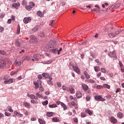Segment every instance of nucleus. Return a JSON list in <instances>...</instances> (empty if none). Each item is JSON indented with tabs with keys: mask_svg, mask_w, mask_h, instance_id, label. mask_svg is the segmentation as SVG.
Wrapping results in <instances>:
<instances>
[{
	"mask_svg": "<svg viewBox=\"0 0 124 124\" xmlns=\"http://www.w3.org/2000/svg\"><path fill=\"white\" fill-rule=\"evenodd\" d=\"M48 48L52 53H53L54 54L58 53V48L56 47V43L54 42V41H51L49 42Z\"/></svg>",
	"mask_w": 124,
	"mask_h": 124,
	"instance_id": "nucleus-1",
	"label": "nucleus"
},
{
	"mask_svg": "<svg viewBox=\"0 0 124 124\" xmlns=\"http://www.w3.org/2000/svg\"><path fill=\"white\" fill-rule=\"evenodd\" d=\"M94 99L97 101H105V99L103 98L102 96L100 95H96L94 97Z\"/></svg>",
	"mask_w": 124,
	"mask_h": 124,
	"instance_id": "nucleus-2",
	"label": "nucleus"
},
{
	"mask_svg": "<svg viewBox=\"0 0 124 124\" xmlns=\"http://www.w3.org/2000/svg\"><path fill=\"white\" fill-rule=\"evenodd\" d=\"M73 70L76 72L78 74H79V75H81V71H80V69L76 66H73Z\"/></svg>",
	"mask_w": 124,
	"mask_h": 124,
	"instance_id": "nucleus-3",
	"label": "nucleus"
},
{
	"mask_svg": "<svg viewBox=\"0 0 124 124\" xmlns=\"http://www.w3.org/2000/svg\"><path fill=\"white\" fill-rule=\"evenodd\" d=\"M41 84H42V82H41V80H38L37 82H34V85H35V90H37V89H38V88H39V85H41Z\"/></svg>",
	"mask_w": 124,
	"mask_h": 124,
	"instance_id": "nucleus-4",
	"label": "nucleus"
},
{
	"mask_svg": "<svg viewBox=\"0 0 124 124\" xmlns=\"http://www.w3.org/2000/svg\"><path fill=\"white\" fill-rule=\"evenodd\" d=\"M31 21V17H26L23 19V22L24 24H28V23H30Z\"/></svg>",
	"mask_w": 124,
	"mask_h": 124,
	"instance_id": "nucleus-5",
	"label": "nucleus"
},
{
	"mask_svg": "<svg viewBox=\"0 0 124 124\" xmlns=\"http://www.w3.org/2000/svg\"><path fill=\"white\" fill-rule=\"evenodd\" d=\"M15 81L14 78H10L8 80H5L4 81V84H11V83H13Z\"/></svg>",
	"mask_w": 124,
	"mask_h": 124,
	"instance_id": "nucleus-6",
	"label": "nucleus"
},
{
	"mask_svg": "<svg viewBox=\"0 0 124 124\" xmlns=\"http://www.w3.org/2000/svg\"><path fill=\"white\" fill-rule=\"evenodd\" d=\"M81 87H82V89L84 92H87V91L89 90V86L87 85L86 84L82 83Z\"/></svg>",
	"mask_w": 124,
	"mask_h": 124,
	"instance_id": "nucleus-7",
	"label": "nucleus"
},
{
	"mask_svg": "<svg viewBox=\"0 0 124 124\" xmlns=\"http://www.w3.org/2000/svg\"><path fill=\"white\" fill-rule=\"evenodd\" d=\"M110 123L113 124H117L118 123V120L113 116L110 117Z\"/></svg>",
	"mask_w": 124,
	"mask_h": 124,
	"instance_id": "nucleus-8",
	"label": "nucleus"
},
{
	"mask_svg": "<svg viewBox=\"0 0 124 124\" xmlns=\"http://www.w3.org/2000/svg\"><path fill=\"white\" fill-rule=\"evenodd\" d=\"M5 65H6L5 62L2 60H0V68H3Z\"/></svg>",
	"mask_w": 124,
	"mask_h": 124,
	"instance_id": "nucleus-9",
	"label": "nucleus"
},
{
	"mask_svg": "<svg viewBox=\"0 0 124 124\" xmlns=\"http://www.w3.org/2000/svg\"><path fill=\"white\" fill-rule=\"evenodd\" d=\"M30 41L31 42H36L37 41V39L35 37V36L33 35H31L30 36Z\"/></svg>",
	"mask_w": 124,
	"mask_h": 124,
	"instance_id": "nucleus-10",
	"label": "nucleus"
},
{
	"mask_svg": "<svg viewBox=\"0 0 124 124\" xmlns=\"http://www.w3.org/2000/svg\"><path fill=\"white\" fill-rule=\"evenodd\" d=\"M108 56L109 57H111V58H117L116 56V52L115 51H113L112 52H109L108 53Z\"/></svg>",
	"mask_w": 124,
	"mask_h": 124,
	"instance_id": "nucleus-11",
	"label": "nucleus"
},
{
	"mask_svg": "<svg viewBox=\"0 0 124 124\" xmlns=\"http://www.w3.org/2000/svg\"><path fill=\"white\" fill-rule=\"evenodd\" d=\"M85 111V113H87V114L90 115V116H92V115H93V111L90 110L89 108H86Z\"/></svg>",
	"mask_w": 124,
	"mask_h": 124,
	"instance_id": "nucleus-12",
	"label": "nucleus"
},
{
	"mask_svg": "<svg viewBox=\"0 0 124 124\" xmlns=\"http://www.w3.org/2000/svg\"><path fill=\"white\" fill-rule=\"evenodd\" d=\"M23 106L26 107V108H30L31 107V104L28 103L27 102H23Z\"/></svg>",
	"mask_w": 124,
	"mask_h": 124,
	"instance_id": "nucleus-13",
	"label": "nucleus"
},
{
	"mask_svg": "<svg viewBox=\"0 0 124 124\" xmlns=\"http://www.w3.org/2000/svg\"><path fill=\"white\" fill-rule=\"evenodd\" d=\"M12 6H13V7H15V8H16V9H18V7L20 6V3H15L12 4Z\"/></svg>",
	"mask_w": 124,
	"mask_h": 124,
	"instance_id": "nucleus-14",
	"label": "nucleus"
},
{
	"mask_svg": "<svg viewBox=\"0 0 124 124\" xmlns=\"http://www.w3.org/2000/svg\"><path fill=\"white\" fill-rule=\"evenodd\" d=\"M69 91H70V93H71V94H73L75 93V89H74V88H72V87H71L69 88Z\"/></svg>",
	"mask_w": 124,
	"mask_h": 124,
	"instance_id": "nucleus-15",
	"label": "nucleus"
},
{
	"mask_svg": "<svg viewBox=\"0 0 124 124\" xmlns=\"http://www.w3.org/2000/svg\"><path fill=\"white\" fill-rule=\"evenodd\" d=\"M76 96L77 98H81L82 97V93L79 91L77 92Z\"/></svg>",
	"mask_w": 124,
	"mask_h": 124,
	"instance_id": "nucleus-16",
	"label": "nucleus"
},
{
	"mask_svg": "<svg viewBox=\"0 0 124 124\" xmlns=\"http://www.w3.org/2000/svg\"><path fill=\"white\" fill-rule=\"evenodd\" d=\"M52 80H53V78L52 77L49 78V80H47V82L49 86H53V82H52Z\"/></svg>",
	"mask_w": 124,
	"mask_h": 124,
	"instance_id": "nucleus-17",
	"label": "nucleus"
},
{
	"mask_svg": "<svg viewBox=\"0 0 124 124\" xmlns=\"http://www.w3.org/2000/svg\"><path fill=\"white\" fill-rule=\"evenodd\" d=\"M84 75L85 77V78H86V79H90V78H91V76H90V75L88 74V72L84 71Z\"/></svg>",
	"mask_w": 124,
	"mask_h": 124,
	"instance_id": "nucleus-18",
	"label": "nucleus"
},
{
	"mask_svg": "<svg viewBox=\"0 0 124 124\" xmlns=\"http://www.w3.org/2000/svg\"><path fill=\"white\" fill-rule=\"evenodd\" d=\"M22 62L21 61L17 62V61H16L14 62V64L16 66H19V65H21L22 64Z\"/></svg>",
	"mask_w": 124,
	"mask_h": 124,
	"instance_id": "nucleus-19",
	"label": "nucleus"
},
{
	"mask_svg": "<svg viewBox=\"0 0 124 124\" xmlns=\"http://www.w3.org/2000/svg\"><path fill=\"white\" fill-rule=\"evenodd\" d=\"M117 117L119 119H123V117H124V114H123V113L122 112H119L117 113Z\"/></svg>",
	"mask_w": 124,
	"mask_h": 124,
	"instance_id": "nucleus-20",
	"label": "nucleus"
},
{
	"mask_svg": "<svg viewBox=\"0 0 124 124\" xmlns=\"http://www.w3.org/2000/svg\"><path fill=\"white\" fill-rule=\"evenodd\" d=\"M42 76L45 77V78H48L49 79H50V77H50V76H49V74H47L46 73L42 74Z\"/></svg>",
	"mask_w": 124,
	"mask_h": 124,
	"instance_id": "nucleus-21",
	"label": "nucleus"
},
{
	"mask_svg": "<svg viewBox=\"0 0 124 124\" xmlns=\"http://www.w3.org/2000/svg\"><path fill=\"white\" fill-rule=\"evenodd\" d=\"M61 106H62V107L63 108V110H65L67 109V107L66 106V105H65L63 103H61Z\"/></svg>",
	"mask_w": 124,
	"mask_h": 124,
	"instance_id": "nucleus-22",
	"label": "nucleus"
},
{
	"mask_svg": "<svg viewBox=\"0 0 124 124\" xmlns=\"http://www.w3.org/2000/svg\"><path fill=\"white\" fill-rule=\"evenodd\" d=\"M38 29H39L38 26H36L32 29V32H35V31H38Z\"/></svg>",
	"mask_w": 124,
	"mask_h": 124,
	"instance_id": "nucleus-23",
	"label": "nucleus"
},
{
	"mask_svg": "<svg viewBox=\"0 0 124 124\" xmlns=\"http://www.w3.org/2000/svg\"><path fill=\"white\" fill-rule=\"evenodd\" d=\"M37 15L39 16V17H43L44 15L42 12L41 11H38L37 12Z\"/></svg>",
	"mask_w": 124,
	"mask_h": 124,
	"instance_id": "nucleus-24",
	"label": "nucleus"
},
{
	"mask_svg": "<svg viewBox=\"0 0 124 124\" xmlns=\"http://www.w3.org/2000/svg\"><path fill=\"white\" fill-rule=\"evenodd\" d=\"M53 115H54V113L53 112H47L46 113V116L47 117H52V116H53Z\"/></svg>",
	"mask_w": 124,
	"mask_h": 124,
	"instance_id": "nucleus-25",
	"label": "nucleus"
},
{
	"mask_svg": "<svg viewBox=\"0 0 124 124\" xmlns=\"http://www.w3.org/2000/svg\"><path fill=\"white\" fill-rule=\"evenodd\" d=\"M108 36L110 38H113V37H115L116 36L115 35V33L111 32L108 34Z\"/></svg>",
	"mask_w": 124,
	"mask_h": 124,
	"instance_id": "nucleus-26",
	"label": "nucleus"
},
{
	"mask_svg": "<svg viewBox=\"0 0 124 124\" xmlns=\"http://www.w3.org/2000/svg\"><path fill=\"white\" fill-rule=\"evenodd\" d=\"M94 69L95 72H98V71H100V67H99V66H95L94 67Z\"/></svg>",
	"mask_w": 124,
	"mask_h": 124,
	"instance_id": "nucleus-27",
	"label": "nucleus"
},
{
	"mask_svg": "<svg viewBox=\"0 0 124 124\" xmlns=\"http://www.w3.org/2000/svg\"><path fill=\"white\" fill-rule=\"evenodd\" d=\"M49 108H56L58 107V106H57V104H53L52 105H49Z\"/></svg>",
	"mask_w": 124,
	"mask_h": 124,
	"instance_id": "nucleus-28",
	"label": "nucleus"
},
{
	"mask_svg": "<svg viewBox=\"0 0 124 124\" xmlns=\"http://www.w3.org/2000/svg\"><path fill=\"white\" fill-rule=\"evenodd\" d=\"M62 89L63 90V91H66L67 92H69V89H68V87H66L64 85H63L62 86Z\"/></svg>",
	"mask_w": 124,
	"mask_h": 124,
	"instance_id": "nucleus-29",
	"label": "nucleus"
},
{
	"mask_svg": "<svg viewBox=\"0 0 124 124\" xmlns=\"http://www.w3.org/2000/svg\"><path fill=\"white\" fill-rule=\"evenodd\" d=\"M7 109L8 110V111H9V112H10L11 113H13V109H12V108L11 107V106L7 107Z\"/></svg>",
	"mask_w": 124,
	"mask_h": 124,
	"instance_id": "nucleus-30",
	"label": "nucleus"
},
{
	"mask_svg": "<svg viewBox=\"0 0 124 124\" xmlns=\"http://www.w3.org/2000/svg\"><path fill=\"white\" fill-rule=\"evenodd\" d=\"M52 120L54 123H59L60 122V120L57 117L53 118Z\"/></svg>",
	"mask_w": 124,
	"mask_h": 124,
	"instance_id": "nucleus-31",
	"label": "nucleus"
},
{
	"mask_svg": "<svg viewBox=\"0 0 124 124\" xmlns=\"http://www.w3.org/2000/svg\"><path fill=\"white\" fill-rule=\"evenodd\" d=\"M15 44L17 47H20L21 46V44L18 41H16Z\"/></svg>",
	"mask_w": 124,
	"mask_h": 124,
	"instance_id": "nucleus-32",
	"label": "nucleus"
},
{
	"mask_svg": "<svg viewBox=\"0 0 124 124\" xmlns=\"http://www.w3.org/2000/svg\"><path fill=\"white\" fill-rule=\"evenodd\" d=\"M121 32H122V30H119L118 31H116L114 33V35H115V36H117V35H118L119 34V33H121Z\"/></svg>",
	"mask_w": 124,
	"mask_h": 124,
	"instance_id": "nucleus-33",
	"label": "nucleus"
},
{
	"mask_svg": "<svg viewBox=\"0 0 124 124\" xmlns=\"http://www.w3.org/2000/svg\"><path fill=\"white\" fill-rule=\"evenodd\" d=\"M103 87L105 88V89H110V85L107 84H105L103 85Z\"/></svg>",
	"mask_w": 124,
	"mask_h": 124,
	"instance_id": "nucleus-34",
	"label": "nucleus"
},
{
	"mask_svg": "<svg viewBox=\"0 0 124 124\" xmlns=\"http://www.w3.org/2000/svg\"><path fill=\"white\" fill-rule=\"evenodd\" d=\"M25 8L28 11H31V8H32V7H31V6L29 5V6H26L25 7Z\"/></svg>",
	"mask_w": 124,
	"mask_h": 124,
	"instance_id": "nucleus-35",
	"label": "nucleus"
},
{
	"mask_svg": "<svg viewBox=\"0 0 124 124\" xmlns=\"http://www.w3.org/2000/svg\"><path fill=\"white\" fill-rule=\"evenodd\" d=\"M69 104H70L71 105H72V106H73L74 107H75L76 106V103H75V102L74 101L70 102Z\"/></svg>",
	"mask_w": 124,
	"mask_h": 124,
	"instance_id": "nucleus-36",
	"label": "nucleus"
},
{
	"mask_svg": "<svg viewBox=\"0 0 124 124\" xmlns=\"http://www.w3.org/2000/svg\"><path fill=\"white\" fill-rule=\"evenodd\" d=\"M38 122L41 124H45V123L44 122V121H43V120L41 119H39Z\"/></svg>",
	"mask_w": 124,
	"mask_h": 124,
	"instance_id": "nucleus-37",
	"label": "nucleus"
},
{
	"mask_svg": "<svg viewBox=\"0 0 124 124\" xmlns=\"http://www.w3.org/2000/svg\"><path fill=\"white\" fill-rule=\"evenodd\" d=\"M29 4H30L29 6H31L32 7V8H33V7H34V5H35L34 3H33L32 2H30L29 3Z\"/></svg>",
	"mask_w": 124,
	"mask_h": 124,
	"instance_id": "nucleus-38",
	"label": "nucleus"
},
{
	"mask_svg": "<svg viewBox=\"0 0 124 124\" xmlns=\"http://www.w3.org/2000/svg\"><path fill=\"white\" fill-rule=\"evenodd\" d=\"M18 72V71H12L11 72V76H13V75H15V74H17V72Z\"/></svg>",
	"mask_w": 124,
	"mask_h": 124,
	"instance_id": "nucleus-39",
	"label": "nucleus"
},
{
	"mask_svg": "<svg viewBox=\"0 0 124 124\" xmlns=\"http://www.w3.org/2000/svg\"><path fill=\"white\" fill-rule=\"evenodd\" d=\"M43 105L46 106L48 104V100H46L44 102H42Z\"/></svg>",
	"mask_w": 124,
	"mask_h": 124,
	"instance_id": "nucleus-40",
	"label": "nucleus"
},
{
	"mask_svg": "<svg viewBox=\"0 0 124 124\" xmlns=\"http://www.w3.org/2000/svg\"><path fill=\"white\" fill-rule=\"evenodd\" d=\"M33 58L36 61H38V60H39L38 56H37L36 54L33 55Z\"/></svg>",
	"mask_w": 124,
	"mask_h": 124,
	"instance_id": "nucleus-41",
	"label": "nucleus"
},
{
	"mask_svg": "<svg viewBox=\"0 0 124 124\" xmlns=\"http://www.w3.org/2000/svg\"><path fill=\"white\" fill-rule=\"evenodd\" d=\"M20 26H18L17 27V29L16 30V33L17 34H20Z\"/></svg>",
	"mask_w": 124,
	"mask_h": 124,
	"instance_id": "nucleus-42",
	"label": "nucleus"
},
{
	"mask_svg": "<svg viewBox=\"0 0 124 124\" xmlns=\"http://www.w3.org/2000/svg\"><path fill=\"white\" fill-rule=\"evenodd\" d=\"M73 121L74 123H76V124H78V118L75 117L73 118Z\"/></svg>",
	"mask_w": 124,
	"mask_h": 124,
	"instance_id": "nucleus-43",
	"label": "nucleus"
},
{
	"mask_svg": "<svg viewBox=\"0 0 124 124\" xmlns=\"http://www.w3.org/2000/svg\"><path fill=\"white\" fill-rule=\"evenodd\" d=\"M101 70L103 73H106V69L104 68H102Z\"/></svg>",
	"mask_w": 124,
	"mask_h": 124,
	"instance_id": "nucleus-44",
	"label": "nucleus"
},
{
	"mask_svg": "<svg viewBox=\"0 0 124 124\" xmlns=\"http://www.w3.org/2000/svg\"><path fill=\"white\" fill-rule=\"evenodd\" d=\"M31 60V58L29 56L25 57L24 58V60L25 61H30Z\"/></svg>",
	"mask_w": 124,
	"mask_h": 124,
	"instance_id": "nucleus-45",
	"label": "nucleus"
},
{
	"mask_svg": "<svg viewBox=\"0 0 124 124\" xmlns=\"http://www.w3.org/2000/svg\"><path fill=\"white\" fill-rule=\"evenodd\" d=\"M5 116H6L7 117H9L10 116V115H11V113H8L7 112H5Z\"/></svg>",
	"mask_w": 124,
	"mask_h": 124,
	"instance_id": "nucleus-46",
	"label": "nucleus"
},
{
	"mask_svg": "<svg viewBox=\"0 0 124 124\" xmlns=\"http://www.w3.org/2000/svg\"><path fill=\"white\" fill-rule=\"evenodd\" d=\"M102 88H103V86H101V85H98L96 87V89L97 90H100V89H102Z\"/></svg>",
	"mask_w": 124,
	"mask_h": 124,
	"instance_id": "nucleus-47",
	"label": "nucleus"
},
{
	"mask_svg": "<svg viewBox=\"0 0 124 124\" xmlns=\"http://www.w3.org/2000/svg\"><path fill=\"white\" fill-rule=\"evenodd\" d=\"M30 96V98H31V99H35V96L33 94H31Z\"/></svg>",
	"mask_w": 124,
	"mask_h": 124,
	"instance_id": "nucleus-48",
	"label": "nucleus"
},
{
	"mask_svg": "<svg viewBox=\"0 0 124 124\" xmlns=\"http://www.w3.org/2000/svg\"><path fill=\"white\" fill-rule=\"evenodd\" d=\"M40 36H41V37H44V36H45V35L44 34V33L43 32H41Z\"/></svg>",
	"mask_w": 124,
	"mask_h": 124,
	"instance_id": "nucleus-49",
	"label": "nucleus"
},
{
	"mask_svg": "<svg viewBox=\"0 0 124 124\" xmlns=\"http://www.w3.org/2000/svg\"><path fill=\"white\" fill-rule=\"evenodd\" d=\"M86 99L87 101H90V100H91V96H87L86 98Z\"/></svg>",
	"mask_w": 124,
	"mask_h": 124,
	"instance_id": "nucleus-50",
	"label": "nucleus"
},
{
	"mask_svg": "<svg viewBox=\"0 0 124 124\" xmlns=\"http://www.w3.org/2000/svg\"><path fill=\"white\" fill-rule=\"evenodd\" d=\"M52 62H53V61L50 60L47 61L46 62L47 64H50V63H52Z\"/></svg>",
	"mask_w": 124,
	"mask_h": 124,
	"instance_id": "nucleus-51",
	"label": "nucleus"
},
{
	"mask_svg": "<svg viewBox=\"0 0 124 124\" xmlns=\"http://www.w3.org/2000/svg\"><path fill=\"white\" fill-rule=\"evenodd\" d=\"M119 65L121 68H122L124 66V64H123V63H122V62H121L120 61H119Z\"/></svg>",
	"mask_w": 124,
	"mask_h": 124,
	"instance_id": "nucleus-52",
	"label": "nucleus"
},
{
	"mask_svg": "<svg viewBox=\"0 0 124 124\" xmlns=\"http://www.w3.org/2000/svg\"><path fill=\"white\" fill-rule=\"evenodd\" d=\"M22 4H23V5H27V1H26L25 0H23L22 1Z\"/></svg>",
	"mask_w": 124,
	"mask_h": 124,
	"instance_id": "nucleus-53",
	"label": "nucleus"
},
{
	"mask_svg": "<svg viewBox=\"0 0 124 124\" xmlns=\"http://www.w3.org/2000/svg\"><path fill=\"white\" fill-rule=\"evenodd\" d=\"M88 81L89 82V83H92L93 84H94V80L93 79H89Z\"/></svg>",
	"mask_w": 124,
	"mask_h": 124,
	"instance_id": "nucleus-54",
	"label": "nucleus"
},
{
	"mask_svg": "<svg viewBox=\"0 0 124 124\" xmlns=\"http://www.w3.org/2000/svg\"><path fill=\"white\" fill-rule=\"evenodd\" d=\"M36 95L37 96H38L39 98H41V97H42V95H41V94H39V93H37Z\"/></svg>",
	"mask_w": 124,
	"mask_h": 124,
	"instance_id": "nucleus-55",
	"label": "nucleus"
},
{
	"mask_svg": "<svg viewBox=\"0 0 124 124\" xmlns=\"http://www.w3.org/2000/svg\"><path fill=\"white\" fill-rule=\"evenodd\" d=\"M57 85L58 87H59L60 88L62 87V83H61L60 82H57Z\"/></svg>",
	"mask_w": 124,
	"mask_h": 124,
	"instance_id": "nucleus-56",
	"label": "nucleus"
},
{
	"mask_svg": "<svg viewBox=\"0 0 124 124\" xmlns=\"http://www.w3.org/2000/svg\"><path fill=\"white\" fill-rule=\"evenodd\" d=\"M81 116L82 117V118H85V117H86V114L84 113H81Z\"/></svg>",
	"mask_w": 124,
	"mask_h": 124,
	"instance_id": "nucleus-57",
	"label": "nucleus"
},
{
	"mask_svg": "<svg viewBox=\"0 0 124 124\" xmlns=\"http://www.w3.org/2000/svg\"><path fill=\"white\" fill-rule=\"evenodd\" d=\"M120 92H121V89L118 88L116 89V93H120Z\"/></svg>",
	"mask_w": 124,
	"mask_h": 124,
	"instance_id": "nucleus-58",
	"label": "nucleus"
},
{
	"mask_svg": "<svg viewBox=\"0 0 124 124\" xmlns=\"http://www.w3.org/2000/svg\"><path fill=\"white\" fill-rule=\"evenodd\" d=\"M4 31V28L3 27L0 28V32H2Z\"/></svg>",
	"mask_w": 124,
	"mask_h": 124,
	"instance_id": "nucleus-59",
	"label": "nucleus"
},
{
	"mask_svg": "<svg viewBox=\"0 0 124 124\" xmlns=\"http://www.w3.org/2000/svg\"><path fill=\"white\" fill-rule=\"evenodd\" d=\"M100 80H101V81H105V80H106V79L105 78H104L103 77H100Z\"/></svg>",
	"mask_w": 124,
	"mask_h": 124,
	"instance_id": "nucleus-60",
	"label": "nucleus"
},
{
	"mask_svg": "<svg viewBox=\"0 0 124 124\" xmlns=\"http://www.w3.org/2000/svg\"><path fill=\"white\" fill-rule=\"evenodd\" d=\"M101 76V72H99L97 75V78H99Z\"/></svg>",
	"mask_w": 124,
	"mask_h": 124,
	"instance_id": "nucleus-61",
	"label": "nucleus"
},
{
	"mask_svg": "<svg viewBox=\"0 0 124 124\" xmlns=\"http://www.w3.org/2000/svg\"><path fill=\"white\" fill-rule=\"evenodd\" d=\"M62 104V102L60 101H57L56 102V104H57V105H60V104L61 105Z\"/></svg>",
	"mask_w": 124,
	"mask_h": 124,
	"instance_id": "nucleus-62",
	"label": "nucleus"
},
{
	"mask_svg": "<svg viewBox=\"0 0 124 124\" xmlns=\"http://www.w3.org/2000/svg\"><path fill=\"white\" fill-rule=\"evenodd\" d=\"M54 22H55V20H51V23L49 24L50 26H53V24H54Z\"/></svg>",
	"mask_w": 124,
	"mask_h": 124,
	"instance_id": "nucleus-63",
	"label": "nucleus"
},
{
	"mask_svg": "<svg viewBox=\"0 0 124 124\" xmlns=\"http://www.w3.org/2000/svg\"><path fill=\"white\" fill-rule=\"evenodd\" d=\"M38 79H41L42 78V76H41V75H38Z\"/></svg>",
	"mask_w": 124,
	"mask_h": 124,
	"instance_id": "nucleus-64",
	"label": "nucleus"
}]
</instances>
